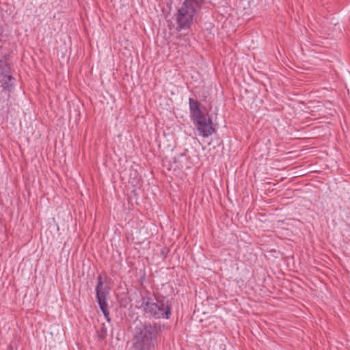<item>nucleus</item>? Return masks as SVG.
Wrapping results in <instances>:
<instances>
[{"label": "nucleus", "mask_w": 350, "mask_h": 350, "mask_svg": "<svg viewBox=\"0 0 350 350\" xmlns=\"http://www.w3.org/2000/svg\"><path fill=\"white\" fill-rule=\"evenodd\" d=\"M165 325L159 323H144L135 327L133 350H155L159 345Z\"/></svg>", "instance_id": "1"}, {"label": "nucleus", "mask_w": 350, "mask_h": 350, "mask_svg": "<svg viewBox=\"0 0 350 350\" xmlns=\"http://www.w3.org/2000/svg\"><path fill=\"white\" fill-rule=\"evenodd\" d=\"M137 308L149 317L155 319H169L171 305L168 300L158 299L154 295L147 293L141 295Z\"/></svg>", "instance_id": "2"}, {"label": "nucleus", "mask_w": 350, "mask_h": 350, "mask_svg": "<svg viewBox=\"0 0 350 350\" xmlns=\"http://www.w3.org/2000/svg\"><path fill=\"white\" fill-rule=\"evenodd\" d=\"M190 118L200 136L208 137L215 132L213 123L208 114H204L200 108V103L192 98H189Z\"/></svg>", "instance_id": "3"}, {"label": "nucleus", "mask_w": 350, "mask_h": 350, "mask_svg": "<svg viewBox=\"0 0 350 350\" xmlns=\"http://www.w3.org/2000/svg\"><path fill=\"white\" fill-rule=\"evenodd\" d=\"M196 12V8L193 5H190L188 0H184L176 14L177 30L180 31L190 28L193 23Z\"/></svg>", "instance_id": "4"}, {"label": "nucleus", "mask_w": 350, "mask_h": 350, "mask_svg": "<svg viewBox=\"0 0 350 350\" xmlns=\"http://www.w3.org/2000/svg\"><path fill=\"white\" fill-rule=\"evenodd\" d=\"M0 84L3 90L10 92L14 87V78L11 75L8 59L4 56L0 59Z\"/></svg>", "instance_id": "5"}, {"label": "nucleus", "mask_w": 350, "mask_h": 350, "mask_svg": "<svg viewBox=\"0 0 350 350\" xmlns=\"http://www.w3.org/2000/svg\"><path fill=\"white\" fill-rule=\"evenodd\" d=\"M96 298L105 319L110 322L109 312L108 311L107 297L109 292L103 286V278L100 275L98 277V282L96 286Z\"/></svg>", "instance_id": "6"}, {"label": "nucleus", "mask_w": 350, "mask_h": 350, "mask_svg": "<svg viewBox=\"0 0 350 350\" xmlns=\"http://www.w3.org/2000/svg\"><path fill=\"white\" fill-rule=\"evenodd\" d=\"M174 163L175 164L174 169L183 170L190 168V158L185 154L181 153L174 157Z\"/></svg>", "instance_id": "7"}, {"label": "nucleus", "mask_w": 350, "mask_h": 350, "mask_svg": "<svg viewBox=\"0 0 350 350\" xmlns=\"http://www.w3.org/2000/svg\"><path fill=\"white\" fill-rule=\"evenodd\" d=\"M237 10L243 17L250 16L252 13L251 0H240L237 5Z\"/></svg>", "instance_id": "8"}, {"label": "nucleus", "mask_w": 350, "mask_h": 350, "mask_svg": "<svg viewBox=\"0 0 350 350\" xmlns=\"http://www.w3.org/2000/svg\"><path fill=\"white\" fill-rule=\"evenodd\" d=\"M189 40H185V46H187V45H189Z\"/></svg>", "instance_id": "9"}, {"label": "nucleus", "mask_w": 350, "mask_h": 350, "mask_svg": "<svg viewBox=\"0 0 350 350\" xmlns=\"http://www.w3.org/2000/svg\"><path fill=\"white\" fill-rule=\"evenodd\" d=\"M213 1V0H207V2H208V3H212Z\"/></svg>", "instance_id": "10"}]
</instances>
